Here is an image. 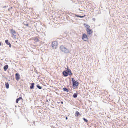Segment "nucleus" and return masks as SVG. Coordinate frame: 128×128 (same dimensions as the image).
<instances>
[{
  "label": "nucleus",
  "mask_w": 128,
  "mask_h": 128,
  "mask_svg": "<svg viewBox=\"0 0 128 128\" xmlns=\"http://www.w3.org/2000/svg\"><path fill=\"white\" fill-rule=\"evenodd\" d=\"M82 39L85 41H88L89 40L87 35L85 34H83Z\"/></svg>",
  "instance_id": "nucleus-3"
},
{
  "label": "nucleus",
  "mask_w": 128,
  "mask_h": 128,
  "mask_svg": "<svg viewBox=\"0 0 128 128\" xmlns=\"http://www.w3.org/2000/svg\"><path fill=\"white\" fill-rule=\"evenodd\" d=\"M6 6H4V7H3V8H6Z\"/></svg>",
  "instance_id": "nucleus-29"
},
{
  "label": "nucleus",
  "mask_w": 128,
  "mask_h": 128,
  "mask_svg": "<svg viewBox=\"0 0 128 128\" xmlns=\"http://www.w3.org/2000/svg\"><path fill=\"white\" fill-rule=\"evenodd\" d=\"M10 30L11 31V32L12 34H16V33L15 31L13 29H11Z\"/></svg>",
  "instance_id": "nucleus-12"
},
{
  "label": "nucleus",
  "mask_w": 128,
  "mask_h": 128,
  "mask_svg": "<svg viewBox=\"0 0 128 128\" xmlns=\"http://www.w3.org/2000/svg\"><path fill=\"white\" fill-rule=\"evenodd\" d=\"M37 88H38L39 89H41L42 88L40 86L38 85H37Z\"/></svg>",
  "instance_id": "nucleus-20"
},
{
  "label": "nucleus",
  "mask_w": 128,
  "mask_h": 128,
  "mask_svg": "<svg viewBox=\"0 0 128 128\" xmlns=\"http://www.w3.org/2000/svg\"><path fill=\"white\" fill-rule=\"evenodd\" d=\"M1 46V43H0V46Z\"/></svg>",
  "instance_id": "nucleus-30"
},
{
  "label": "nucleus",
  "mask_w": 128,
  "mask_h": 128,
  "mask_svg": "<svg viewBox=\"0 0 128 128\" xmlns=\"http://www.w3.org/2000/svg\"><path fill=\"white\" fill-rule=\"evenodd\" d=\"M68 119V118L67 117H66V120H67Z\"/></svg>",
  "instance_id": "nucleus-28"
},
{
  "label": "nucleus",
  "mask_w": 128,
  "mask_h": 128,
  "mask_svg": "<svg viewBox=\"0 0 128 128\" xmlns=\"http://www.w3.org/2000/svg\"><path fill=\"white\" fill-rule=\"evenodd\" d=\"M80 115V113L78 111H76L75 114V116H79Z\"/></svg>",
  "instance_id": "nucleus-15"
},
{
  "label": "nucleus",
  "mask_w": 128,
  "mask_h": 128,
  "mask_svg": "<svg viewBox=\"0 0 128 128\" xmlns=\"http://www.w3.org/2000/svg\"><path fill=\"white\" fill-rule=\"evenodd\" d=\"M5 42L8 45L10 46H11V44L10 43L8 42V40H6L5 41Z\"/></svg>",
  "instance_id": "nucleus-13"
},
{
  "label": "nucleus",
  "mask_w": 128,
  "mask_h": 128,
  "mask_svg": "<svg viewBox=\"0 0 128 128\" xmlns=\"http://www.w3.org/2000/svg\"><path fill=\"white\" fill-rule=\"evenodd\" d=\"M16 33L12 34V37L14 38H16Z\"/></svg>",
  "instance_id": "nucleus-16"
},
{
  "label": "nucleus",
  "mask_w": 128,
  "mask_h": 128,
  "mask_svg": "<svg viewBox=\"0 0 128 128\" xmlns=\"http://www.w3.org/2000/svg\"><path fill=\"white\" fill-rule=\"evenodd\" d=\"M63 74L65 76H67L68 75V72L65 71H64L63 72Z\"/></svg>",
  "instance_id": "nucleus-8"
},
{
  "label": "nucleus",
  "mask_w": 128,
  "mask_h": 128,
  "mask_svg": "<svg viewBox=\"0 0 128 128\" xmlns=\"http://www.w3.org/2000/svg\"><path fill=\"white\" fill-rule=\"evenodd\" d=\"M86 31L88 34L90 35H91L93 32L92 30L90 28L89 29L86 30Z\"/></svg>",
  "instance_id": "nucleus-5"
},
{
  "label": "nucleus",
  "mask_w": 128,
  "mask_h": 128,
  "mask_svg": "<svg viewBox=\"0 0 128 128\" xmlns=\"http://www.w3.org/2000/svg\"><path fill=\"white\" fill-rule=\"evenodd\" d=\"M85 27L86 28V30L89 29H90V26L88 24H84Z\"/></svg>",
  "instance_id": "nucleus-7"
},
{
  "label": "nucleus",
  "mask_w": 128,
  "mask_h": 128,
  "mask_svg": "<svg viewBox=\"0 0 128 128\" xmlns=\"http://www.w3.org/2000/svg\"><path fill=\"white\" fill-rule=\"evenodd\" d=\"M34 83H32L31 84L32 85L30 87V88L31 89H32L34 88Z\"/></svg>",
  "instance_id": "nucleus-17"
},
{
  "label": "nucleus",
  "mask_w": 128,
  "mask_h": 128,
  "mask_svg": "<svg viewBox=\"0 0 128 128\" xmlns=\"http://www.w3.org/2000/svg\"><path fill=\"white\" fill-rule=\"evenodd\" d=\"M76 17H77L80 18V16H78V15H76Z\"/></svg>",
  "instance_id": "nucleus-25"
},
{
  "label": "nucleus",
  "mask_w": 128,
  "mask_h": 128,
  "mask_svg": "<svg viewBox=\"0 0 128 128\" xmlns=\"http://www.w3.org/2000/svg\"><path fill=\"white\" fill-rule=\"evenodd\" d=\"M77 96L78 95L76 94H74L73 96V97L74 98H76L77 97Z\"/></svg>",
  "instance_id": "nucleus-19"
},
{
  "label": "nucleus",
  "mask_w": 128,
  "mask_h": 128,
  "mask_svg": "<svg viewBox=\"0 0 128 128\" xmlns=\"http://www.w3.org/2000/svg\"><path fill=\"white\" fill-rule=\"evenodd\" d=\"M61 103H62V104H63V102H61Z\"/></svg>",
  "instance_id": "nucleus-27"
},
{
  "label": "nucleus",
  "mask_w": 128,
  "mask_h": 128,
  "mask_svg": "<svg viewBox=\"0 0 128 128\" xmlns=\"http://www.w3.org/2000/svg\"><path fill=\"white\" fill-rule=\"evenodd\" d=\"M16 78L17 80H18L20 79V75L18 73L16 74Z\"/></svg>",
  "instance_id": "nucleus-6"
},
{
  "label": "nucleus",
  "mask_w": 128,
  "mask_h": 128,
  "mask_svg": "<svg viewBox=\"0 0 128 128\" xmlns=\"http://www.w3.org/2000/svg\"><path fill=\"white\" fill-rule=\"evenodd\" d=\"M36 42H38L39 40L38 38H36L34 40Z\"/></svg>",
  "instance_id": "nucleus-21"
},
{
  "label": "nucleus",
  "mask_w": 128,
  "mask_h": 128,
  "mask_svg": "<svg viewBox=\"0 0 128 128\" xmlns=\"http://www.w3.org/2000/svg\"><path fill=\"white\" fill-rule=\"evenodd\" d=\"M8 65H5L4 67V70L5 71H6V70L8 69Z\"/></svg>",
  "instance_id": "nucleus-11"
},
{
  "label": "nucleus",
  "mask_w": 128,
  "mask_h": 128,
  "mask_svg": "<svg viewBox=\"0 0 128 128\" xmlns=\"http://www.w3.org/2000/svg\"><path fill=\"white\" fill-rule=\"evenodd\" d=\"M58 46V43L56 41L53 42L52 43V46L54 49H56L57 48Z\"/></svg>",
  "instance_id": "nucleus-2"
},
{
  "label": "nucleus",
  "mask_w": 128,
  "mask_h": 128,
  "mask_svg": "<svg viewBox=\"0 0 128 128\" xmlns=\"http://www.w3.org/2000/svg\"><path fill=\"white\" fill-rule=\"evenodd\" d=\"M5 85L6 88L8 89L9 87V85L8 83V82H6L5 83Z\"/></svg>",
  "instance_id": "nucleus-9"
},
{
  "label": "nucleus",
  "mask_w": 128,
  "mask_h": 128,
  "mask_svg": "<svg viewBox=\"0 0 128 128\" xmlns=\"http://www.w3.org/2000/svg\"><path fill=\"white\" fill-rule=\"evenodd\" d=\"M83 120L84 121H85L86 122H88V120L86 119L85 118H83Z\"/></svg>",
  "instance_id": "nucleus-22"
},
{
  "label": "nucleus",
  "mask_w": 128,
  "mask_h": 128,
  "mask_svg": "<svg viewBox=\"0 0 128 128\" xmlns=\"http://www.w3.org/2000/svg\"><path fill=\"white\" fill-rule=\"evenodd\" d=\"M68 73L70 75H71L72 74L71 72V71L68 68Z\"/></svg>",
  "instance_id": "nucleus-14"
},
{
  "label": "nucleus",
  "mask_w": 128,
  "mask_h": 128,
  "mask_svg": "<svg viewBox=\"0 0 128 128\" xmlns=\"http://www.w3.org/2000/svg\"><path fill=\"white\" fill-rule=\"evenodd\" d=\"M20 100H22V98L21 97H20L19 98L17 99L16 101V103H18L19 102Z\"/></svg>",
  "instance_id": "nucleus-10"
},
{
  "label": "nucleus",
  "mask_w": 128,
  "mask_h": 128,
  "mask_svg": "<svg viewBox=\"0 0 128 128\" xmlns=\"http://www.w3.org/2000/svg\"><path fill=\"white\" fill-rule=\"evenodd\" d=\"M73 82V88H76L78 85V83L77 81L72 80Z\"/></svg>",
  "instance_id": "nucleus-4"
},
{
  "label": "nucleus",
  "mask_w": 128,
  "mask_h": 128,
  "mask_svg": "<svg viewBox=\"0 0 128 128\" xmlns=\"http://www.w3.org/2000/svg\"><path fill=\"white\" fill-rule=\"evenodd\" d=\"M60 49L62 52L64 53L68 54L70 52V50L65 47L63 46H60Z\"/></svg>",
  "instance_id": "nucleus-1"
},
{
  "label": "nucleus",
  "mask_w": 128,
  "mask_h": 128,
  "mask_svg": "<svg viewBox=\"0 0 128 128\" xmlns=\"http://www.w3.org/2000/svg\"><path fill=\"white\" fill-rule=\"evenodd\" d=\"M63 90L64 91L66 92H68L69 91L66 88H64Z\"/></svg>",
  "instance_id": "nucleus-18"
},
{
  "label": "nucleus",
  "mask_w": 128,
  "mask_h": 128,
  "mask_svg": "<svg viewBox=\"0 0 128 128\" xmlns=\"http://www.w3.org/2000/svg\"><path fill=\"white\" fill-rule=\"evenodd\" d=\"M26 26H28V24H25Z\"/></svg>",
  "instance_id": "nucleus-26"
},
{
  "label": "nucleus",
  "mask_w": 128,
  "mask_h": 128,
  "mask_svg": "<svg viewBox=\"0 0 128 128\" xmlns=\"http://www.w3.org/2000/svg\"><path fill=\"white\" fill-rule=\"evenodd\" d=\"M85 16V15H84V16H80V18H84Z\"/></svg>",
  "instance_id": "nucleus-24"
},
{
  "label": "nucleus",
  "mask_w": 128,
  "mask_h": 128,
  "mask_svg": "<svg viewBox=\"0 0 128 128\" xmlns=\"http://www.w3.org/2000/svg\"><path fill=\"white\" fill-rule=\"evenodd\" d=\"M12 7H11L10 8H9L8 10L9 12H10L11 10L12 9Z\"/></svg>",
  "instance_id": "nucleus-23"
}]
</instances>
